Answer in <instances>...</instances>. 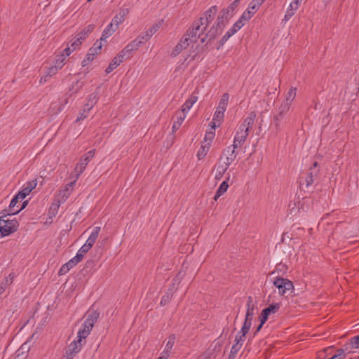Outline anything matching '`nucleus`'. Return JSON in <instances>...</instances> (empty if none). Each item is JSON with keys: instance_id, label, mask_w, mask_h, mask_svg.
<instances>
[{"instance_id": "c85d7f7f", "label": "nucleus", "mask_w": 359, "mask_h": 359, "mask_svg": "<svg viewBox=\"0 0 359 359\" xmlns=\"http://www.w3.org/2000/svg\"><path fill=\"white\" fill-rule=\"evenodd\" d=\"M224 117V112L221 110L216 109L212 121L210 123L212 125H215L217 126H219L220 123L223 121Z\"/></svg>"}, {"instance_id": "052dcab7", "label": "nucleus", "mask_w": 359, "mask_h": 359, "mask_svg": "<svg viewBox=\"0 0 359 359\" xmlns=\"http://www.w3.org/2000/svg\"><path fill=\"white\" fill-rule=\"evenodd\" d=\"M240 4V0H234L227 8L232 12L234 13L235 10Z\"/></svg>"}, {"instance_id": "c03bdc74", "label": "nucleus", "mask_w": 359, "mask_h": 359, "mask_svg": "<svg viewBox=\"0 0 359 359\" xmlns=\"http://www.w3.org/2000/svg\"><path fill=\"white\" fill-rule=\"evenodd\" d=\"M241 344H236L234 343V344L232 346L230 353L229 355V359H235L236 354L239 351V350L241 348Z\"/></svg>"}, {"instance_id": "e2e57ef3", "label": "nucleus", "mask_w": 359, "mask_h": 359, "mask_svg": "<svg viewBox=\"0 0 359 359\" xmlns=\"http://www.w3.org/2000/svg\"><path fill=\"white\" fill-rule=\"evenodd\" d=\"M69 269L65 266V264H64L60 269L59 271H58V275L59 276H62V275H64V274H66L67 272H69Z\"/></svg>"}, {"instance_id": "bb28decb", "label": "nucleus", "mask_w": 359, "mask_h": 359, "mask_svg": "<svg viewBox=\"0 0 359 359\" xmlns=\"http://www.w3.org/2000/svg\"><path fill=\"white\" fill-rule=\"evenodd\" d=\"M230 178V176L229 175L227 177V180L222 182L219 188L217 189L215 195L214 196V200L217 201L224 193H225L227 191V189L229 187V184L227 182V180H229Z\"/></svg>"}, {"instance_id": "a878e982", "label": "nucleus", "mask_w": 359, "mask_h": 359, "mask_svg": "<svg viewBox=\"0 0 359 359\" xmlns=\"http://www.w3.org/2000/svg\"><path fill=\"white\" fill-rule=\"evenodd\" d=\"M72 191L73 190H72V187H69L67 185H66L65 189L61 191V194H62L61 198L58 201V203L55 205V206L57 208H59V206L60 205V203H65L67 201V199L69 198V196H70Z\"/></svg>"}, {"instance_id": "de8ad7c7", "label": "nucleus", "mask_w": 359, "mask_h": 359, "mask_svg": "<svg viewBox=\"0 0 359 359\" xmlns=\"http://www.w3.org/2000/svg\"><path fill=\"white\" fill-rule=\"evenodd\" d=\"M140 46L141 41L140 39H135L127 45V46L133 51L137 50Z\"/></svg>"}, {"instance_id": "338daca9", "label": "nucleus", "mask_w": 359, "mask_h": 359, "mask_svg": "<svg viewBox=\"0 0 359 359\" xmlns=\"http://www.w3.org/2000/svg\"><path fill=\"white\" fill-rule=\"evenodd\" d=\"M246 307L247 308H255V304L253 302V298L251 296H249L247 299L246 303Z\"/></svg>"}, {"instance_id": "5701e85b", "label": "nucleus", "mask_w": 359, "mask_h": 359, "mask_svg": "<svg viewBox=\"0 0 359 359\" xmlns=\"http://www.w3.org/2000/svg\"><path fill=\"white\" fill-rule=\"evenodd\" d=\"M163 24V20H159L156 22H155L149 29H148L146 32V38H151L155 33H156L158 29L161 28L162 25Z\"/></svg>"}, {"instance_id": "5fc2aeb1", "label": "nucleus", "mask_w": 359, "mask_h": 359, "mask_svg": "<svg viewBox=\"0 0 359 359\" xmlns=\"http://www.w3.org/2000/svg\"><path fill=\"white\" fill-rule=\"evenodd\" d=\"M124 20L125 19H123L121 16H119L117 14L113 18L111 22L113 23V25H114L115 27H116V29H118V25L123 23Z\"/></svg>"}, {"instance_id": "680f3d73", "label": "nucleus", "mask_w": 359, "mask_h": 359, "mask_svg": "<svg viewBox=\"0 0 359 359\" xmlns=\"http://www.w3.org/2000/svg\"><path fill=\"white\" fill-rule=\"evenodd\" d=\"M269 316V315L268 313H266L265 311L262 310L259 316L260 323L264 324L265 322L267 320Z\"/></svg>"}, {"instance_id": "2f4dec72", "label": "nucleus", "mask_w": 359, "mask_h": 359, "mask_svg": "<svg viewBox=\"0 0 359 359\" xmlns=\"http://www.w3.org/2000/svg\"><path fill=\"white\" fill-rule=\"evenodd\" d=\"M95 29V25L90 24L86 27L82 31L78 33L76 35L79 37L80 39L84 41L88 35L93 31Z\"/></svg>"}, {"instance_id": "9d476101", "label": "nucleus", "mask_w": 359, "mask_h": 359, "mask_svg": "<svg viewBox=\"0 0 359 359\" xmlns=\"http://www.w3.org/2000/svg\"><path fill=\"white\" fill-rule=\"evenodd\" d=\"M224 26L222 25H217V21L215 25L212 26V27L208 30V32L204 35L203 37L201 38V43H203L208 39L209 41L213 40L219 33H221L222 27Z\"/></svg>"}, {"instance_id": "e433bc0d", "label": "nucleus", "mask_w": 359, "mask_h": 359, "mask_svg": "<svg viewBox=\"0 0 359 359\" xmlns=\"http://www.w3.org/2000/svg\"><path fill=\"white\" fill-rule=\"evenodd\" d=\"M210 147V142H206L201 145L197 154V156L199 160L203 159L206 156L208 151H209Z\"/></svg>"}, {"instance_id": "ddd939ff", "label": "nucleus", "mask_w": 359, "mask_h": 359, "mask_svg": "<svg viewBox=\"0 0 359 359\" xmlns=\"http://www.w3.org/2000/svg\"><path fill=\"white\" fill-rule=\"evenodd\" d=\"M189 44L190 43L187 39L182 36V39L171 52V57H174L177 56L183 50L186 49L189 46Z\"/></svg>"}, {"instance_id": "774afa93", "label": "nucleus", "mask_w": 359, "mask_h": 359, "mask_svg": "<svg viewBox=\"0 0 359 359\" xmlns=\"http://www.w3.org/2000/svg\"><path fill=\"white\" fill-rule=\"evenodd\" d=\"M129 13L128 8H121L118 13L119 16H121L123 19H125L126 16Z\"/></svg>"}, {"instance_id": "8fccbe9b", "label": "nucleus", "mask_w": 359, "mask_h": 359, "mask_svg": "<svg viewBox=\"0 0 359 359\" xmlns=\"http://www.w3.org/2000/svg\"><path fill=\"white\" fill-rule=\"evenodd\" d=\"M119 65L120 64L118 62L115 58H114L105 69L106 74H109Z\"/></svg>"}, {"instance_id": "f03ea898", "label": "nucleus", "mask_w": 359, "mask_h": 359, "mask_svg": "<svg viewBox=\"0 0 359 359\" xmlns=\"http://www.w3.org/2000/svg\"><path fill=\"white\" fill-rule=\"evenodd\" d=\"M190 43L197 42V40L204 36V32H202L201 23L198 24L194 21L192 25L187 29L183 35Z\"/></svg>"}, {"instance_id": "58836bf2", "label": "nucleus", "mask_w": 359, "mask_h": 359, "mask_svg": "<svg viewBox=\"0 0 359 359\" xmlns=\"http://www.w3.org/2000/svg\"><path fill=\"white\" fill-rule=\"evenodd\" d=\"M210 126L211 127L209 131H207L205 135V141H209L208 142H211L215 136V128L217 126L212 125L210 123Z\"/></svg>"}, {"instance_id": "0eeeda50", "label": "nucleus", "mask_w": 359, "mask_h": 359, "mask_svg": "<svg viewBox=\"0 0 359 359\" xmlns=\"http://www.w3.org/2000/svg\"><path fill=\"white\" fill-rule=\"evenodd\" d=\"M238 148V147H234V144L228 146L223 150L222 155L220 157L219 161H221L224 158V163L230 165L236 158L237 152L236 151V149Z\"/></svg>"}, {"instance_id": "39448f33", "label": "nucleus", "mask_w": 359, "mask_h": 359, "mask_svg": "<svg viewBox=\"0 0 359 359\" xmlns=\"http://www.w3.org/2000/svg\"><path fill=\"white\" fill-rule=\"evenodd\" d=\"M95 154V149H91L81 157L79 162L74 168V172L76 173V179H79L80 175L83 172L88 163L94 157Z\"/></svg>"}, {"instance_id": "ea45409f", "label": "nucleus", "mask_w": 359, "mask_h": 359, "mask_svg": "<svg viewBox=\"0 0 359 359\" xmlns=\"http://www.w3.org/2000/svg\"><path fill=\"white\" fill-rule=\"evenodd\" d=\"M80 255H76L73 258H72L69 261L65 263V266L69 269V270L72 269L79 262H81Z\"/></svg>"}, {"instance_id": "6e6d98bb", "label": "nucleus", "mask_w": 359, "mask_h": 359, "mask_svg": "<svg viewBox=\"0 0 359 359\" xmlns=\"http://www.w3.org/2000/svg\"><path fill=\"white\" fill-rule=\"evenodd\" d=\"M217 356V353L214 351L209 352V348L206 350L205 352L202 355V358L203 359H215Z\"/></svg>"}, {"instance_id": "603ef678", "label": "nucleus", "mask_w": 359, "mask_h": 359, "mask_svg": "<svg viewBox=\"0 0 359 359\" xmlns=\"http://www.w3.org/2000/svg\"><path fill=\"white\" fill-rule=\"evenodd\" d=\"M243 26L244 23H241V20H237L229 29L234 34Z\"/></svg>"}, {"instance_id": "864d4df0", "label": "nucleus", "mask_w": 359, "mask_h": 359, "mask_svg": "<svg viewBox=\"0 0 359 359\" xmlns=\"http://www.w3.org/2000/svg\"><path fill=\"white\" fill-rule=\"evenodd\" d=\"M90 247L88 246V245L86 244H83L81 248L79 250L78 252L76 253V255H80V257H81V261L82 260L83 257V255L84 254L87 253L90 250Z\"/></svg>"}, {"instance_id": "f257e3e1", "label": "nucleus", "mask_w": 359, "mask_h": 359, "mask_svg": "<svg viewBox=\"0 0 359 359\" xmlns=\"http://www.w3.org/2000/svg\"><path fill=\"white\" fill-rule=\"evenodd\" d=\"M4 215L0 217V233L1 236H8L15 232L19 226L17 219H4Z\"/></svg>"}, {"instance_id": "6e6552de", "label": "nucleus", "mask_w": 359, "mask_h": 359, "mask_svg": "<svg viewBox=\"0 0 359 359\" xmlns=\"http://www.w3.org/2000/svg\"><path fill=\"white\" fill-rule=\"evenodd\" d=\"M248 135L249 131L238 126L233 138V144H234V147H242Z\"/></svg>"}, {"instance_id": "79ce46f5", "label": "nucleus", "mask_w": 359, "mask_h": 359, "mask_svg": "<svg viewBox=\"0 0 359 359\" xmlns=\"http://www.w3.org/2000/svg\"><path fill=\"white\" fill-rule=\"evenodd\" d=\"M102 41H99V40H97L93 47H91L90 49H89V52H91V53H94L95 55H97L101 50L102 49Z\"/></svg>"}, {"instance_id": "2eb2a0df", "label": "nucleus", "mask_w": 359, "mask_h": 359, "mask_svg": "<svg viewBox=\"0 0 359 359\" xmlns=\"http://www.w3.org/2000/svg\"><path fill=\"white\" fill-rule=\"evenodd\" d=\"M256 116L255 111H250L239 126L250 131V129H251L254 125Z\"/></svg>"}, {"instance_id": "3c124183", "label": "nucleus", "mask_w": 359, "mask_h": 359, "mask_svg": "<svg viewBox=\"0 0 359 359\" xmlns=\"http://www.w3.org/2000/svg\"><path fill=\"white\" fill-rule=\"evenodd\" d=\"M95 55L94 53H91V52H88V53L86 55V57L82 60V66L85 67L88 65L89 62L93 61L95 58Z\"/></svg>"}, {"instance_id": "dca6fc26", "label": "nucleus", "mask_w": 359, "mask_h": 359, "mask_svg": "<svg viewBox=\"0 0 359 359\" xmlns=\"http://www.w3.org/2000/svg\"><path fill=\"white\" fill-rule=\"evenodd\" d=\"M179 283H180V280L177 278V276H176L175 278H174L172 279V288L169 289L170 292H166V294L162 297L161 303H160L161 305H162V306L165 305L167 303H168L170 301L174 292L176 290V289H175V284H179Z\"/></svg>"}, {"instance_id": "4468645a", "label": "nucleus", "mask_w": 359, "mask_h": 359, "mask_svg": "<svg viewBox=\"0 0 359 359\" xmlns=\"http://www.w3.org/2000/svg\"><path fill=\"white\" fill-rule=\"evenodd\" d=\"M20 199V196L17 194L11 200L9 208L8 210H4L2 213H4V216L8 215H14L18 214L20 210H15V207L18 203L19 200Z\"/></svg>"}, {"instance_id": "393cba45", "label": "nucleus", "mask_w": 359, "mask_h": 359, "mask_svg": "<svg viewBox=\"0 0 359 359\" xmlns=\"http://www.w3.org/2000/svg\"><path fill=\"white\" fill-rule=\"evenodd\" d=\"M116 29V27H114L113 23L110 22L104 29L100 41H105L108 37L111 36Z\"/></svg>"}, {"instance_id": "7ed1b4c3", "label": "nucleus", "mask_w": 359, "mask_h": 359, "mask_svg": "<svg viewBox=\"0 0 359 359\" xmlns=\"http://www.w3.org/2000/svg\"><path fill=\"white\" fill-rule=\"evenodd\" d=\"M218 11L217 6H212L209 9L203 13L202 17L196 20L198 24L201 23L202 32H205L208 29V25L215 19V15Z\"/></svg>"}, {"instance_id": "f8f14e48", "label": "nucleus", "mask_w": 359, "mask_h": 359, "mask_svg": "<svg viewBox=\"0 0 359 359\" xmlns=\"http://www.w3.org/2000/svg\"><path fill=\"white\" fill-rule=\"evenodd\" d=\"M37 185V180H33L29 182H27L22 187V189L18 193L20 199H24L27 196H28L31 191L36 188Z\"/></svg>"}, {"instance_id": "bf43d9fd", "label": "nucleus", "mask_w": 359, "mask_h": 359, "mask_svg": "<svg viewBox=\"0 0 359 359\" xmlns=\"http://www.w3.org/2000/svg\"><path fill=\"white\" fill-rule=\"evenodd\" d=\"M114 58L118 62L119 64L128 59L122 51H121Z\"/></svg>"}, {"instance_id": "4d7b16f0", "label": "nucleus", "mask_w": 359, "mask_h": 359, "mask_svg": "<svg viewBox=\"0 0 359 359\" xmlns=\"http://www.w3.org/2000/svg\"><path fill=\"white\" fill-rule=\"evenodd\" d=\"M245 335L246 334H244L243 333H240L238 332L236 337H235V344H241V346L243 345V343L245 341Z\"/></svg>"}, {"instance_id": "0e129e2a", "label": "nucleus", "mask_w": 359, "mask_h": 359, "mask_svg": "<svg viewBox=\"0 0 359 359\" xmlns=\"http://www.w3.org/2000/svg\"><path fill=\"white\" fill-rule=\"evenodd\" d=\"M15 277V274L13 273H11L8 275V276L6 278L5 280V285H9L11 284L13 281Z\"/></svg>"}, {"instance_id": "473e14b6", "label": "nucleus", "mask_w": 359, "mask_h": 359, "mask_svg": "<svg viewBox=\"0 0 359 359\" xmlns=\"http://www.w3.org/2000/svg\"><path fill=\"white\" fill-rule=\"evenodd\" d=\"M297 88L291 87L287 93L285 99L283 101L291 105L297 95Z\"/></svg>"}, {"instance_id": "423d86ee", "label": "nucleus", "mask_w": 359, "mask_h": 359, "mask_svg": "<svg viewBox=\"0 0 359 359\" xmlns=\"http://www.w3.org/2000/svg\"><path fill=\"white\" fill-rule=\"evenodd\" d=\"M291 105L283 102L276 109V114L273 117V122L277 131L280 130L282 121L285 114L290 110Z\"/></svg>"}, {"instance_id": "72a5a7b5", "label": "nucleus", "mask_w": 359, "mask_h": 359, "mask_svg": "<svg viewBox=\"0 0 359 359\" xmlns=\"http://www.w3.org/2000/svg\"><path fill=\"white\" fill-rule=\"evenodd\" d=\"M59 69L55 66L53 65L50 67H48L44 75L41 78L40 83H42V79H44V81H47L48 78L51 77L57 74Z\"/></svg>"}, {"instance_id": "1a4fd4ad", "label": "nucleus", "mask_w": 359, "mask_h": 359, "mask_svg": "<svg viewBox=\"0 0 359 359\" xmlns=\"http://www.w3.org/2000/svg\"><path fill=\"white\" fill-rule=\"evenodd\" d=\"M82 344L79 341H73L69 346L65 354L61 359H73L76 355L81 351Z\"/></svg>"}, {"instance_id": "aec40b11", "label": "nucleus", "mask_w": 359, "mask_h": 359, "mask_svg": "<svg viewBox=\"0 0 359 359\" xmlns=\"http://www.w3.org/2000/svg\"><path fill=\"white\" fill-rule=\"evenodd\" d=\"M230 165H227L225 163H221L219 161L217 165L216 172L215 178L217 180H220L224 176V173L226 172L227 169Z\"/></svg>"}, {"instance_id": "4be33fe9", "label": "nucleus", "mask_w": 359, "mask_h": 359, "mask_svg": "<svg viewBox=\"0 0 359 359\" xmlns=\"http://www.w3.org/2000/svg\"><path fill=\"white\" fill-rule=\"evenodd\" d=\"M91 330H90L89 327H86L84 325H82L81 327L78 331L77 339L74 341H79V344H82V339H85L90 334Z\"/></svg>"}, {"instance_id": "37998d69", "label": "nucleus", "mask_w": 359, "mask_h": 359, "mask_svg": "<svg viewBox=\"0 0 359 359\" xmlns=\"http://www.w3.org/2000/svg\"><path fill=\"white\" fill-rule=\"evenodd\" d=\"M175 334H170L168 338V341L165 347V350L166 351H169L171 353L172 348L175 344Z\"/></svg>"}, {"instance_id": "9b49d317", "label": "nucleus", "mask_w": 359, "mask_h": 359, "mask_svg": "<svg viewBox=\"0 0 359 359\" xmlns=\"http://www.w3.org/2000/svg\"><path fill=\"white\" fill-rule=\"evenodd\" d=\"M100 317V313L97 311L93 310L90 311L87 313V317L83 323L84 325V327H89L90 330H93L95 324L97 321L98 318Z\"/></svg>"}, {"instance_id": "09e8293b", "label": "nucleus", "mask_w": 359, "mask_h": 359, "mask_svg": "<svg viewBox=\"0 0 359 359\" xmlns=\"http://www.w3.org/2000/svg\"><path fill=\"white\" fill-rule=\"evenodd\" d=\"M254 15L251 14V12L248 9L243 13L241 16L238 20H241V23H245V22L248 21Z\"/></svg>"}, {"instance_id": "f704fd0d", "label": "nucleus", "mask_w": 359, "mask_h": 359, "mask_svg": "<svg viewBox=\"0 0 359 359\" xmlns=\"http://www.w3.org/2000/svg\"><path fill=\"white\" fill-rule=\"evenodd\" d=\"M92 108H93V104L87 103L85 105L84 109H83V111L81 112H80L79 115L76 118V121L79 122V121H80L81 120H83L86 118H87L88 116V115H89L90 111V109Z\"/></svg>"}, {"instance_id": "c756f323", "label": "nucleus", "mask_w": 359, "mask_h": 359, "mask_svg": "<svg viewBox=\"0 0 359 359\" xmlns=\"http://www.w3.org/2000/svg\"><path fill=\"white\" fill-rule=\"evenodd\" d=\"M264 1L265 0H252L247 9L251 12V14L255 15Z\"/></svg>"}, {"instance_id": "4c0bfd02", "label": "nucleus", "mask_w": 359, "mask_h": 359, "mask_svg": "<svg viewBox=\"0 0 359 359\" xmlns=\"http://www.w3.org/2000/svg\"><path fill=\"white\" fill-rule=\"evenodd\" d=\"M65 60V56L64 53H60L55 56V59L54 60V66L57 67V69H61L64 66V61Z\"/></svg>"}, {"instance_id": "49530a36", "label": "nucleus", "mask_w": 359, "mask_h": 359, "mask_svg": "<svg viewBox=\"0 0 359 359\" xmlns=\"http://www.w3.org/2000/svg\"><path fill=\"white\" fill-rule=\"evenodd\" d=\"M222 350V344L219 341L217 342H213L210 346H209V352L214 351L215 353H217V355L220 353Z\"/></svg>"}, {"instance_id": "20e7f679", "label": "nucleus", "mask_w": 359, "mask_h": 359, "mask_svg": "<svg viewBox=\"0 0 359 359\" xmlns=\"http://www.w3.org/2000/svg\"><path fill=\"white\" fill-rule=\"evenodd\" d=\"M273 285L278 288L280 296H285L287 292L294 290L293 283L287 278L277 277L273 282Z\"/></svg>"}, {"instance_id": "a18cd8bd", "label": "nucleus", "mask_w": 359, "mask_h": 359, "mask_svg": "<svg viewBox=\"0 0 359 359\" xmlns=\"http://www.w3.org/2000/svg\"><path fill=\"white\" fill-rule=\"evenodd\" d=\"M83 41L80 39L79 37L76 35L74 39L70 41L69 45L72 48H73V50H76L80 47Z\"/></svg>"}, {"instance_id": "b1692460", "label": "nucleus", "mask_w": 359, "mask_h": 359, "mask_svg": "<svg viewBox=\"0 0 359 359\" xmlns=\"http://www.w3.org/2000/svg\"><path fill=\"white\" fill-rule=\"evenodd\" d=\"M186 118V114H182L181 113L176 112V121H174L172 127V133H175L181 126L182 123Z\"/></svg>"}, {"instance_id": "f3484780", "label": "nucleus", "mask_w": 359, "mask_h": 359, "mask_svg": "<svg viewBox=\"0 0 359 359\" xmlns=\"http://www.w3.org/2000/svg\"><path fill=\"white\" fill-rule=\"evenodd\" d=\"M300 5V2L297 0L293 1L289 6L288 8L287 9L284 20L285 21L289 20L295 13L297 10L298 9L299 6Z\"/></svg>"}, {"instance_id": "a19ab883", "label": "nucleus", "mask_w": 359, "mask_h": 359, "mask_svg": "<svg viewBox=\"0 0 359 359\" xmlns=\"http://www.w3.org/2000/svg\"><path fill=\"white\" fill-rule=\"evenodd\" d=\"M280 307V303H275L269 305L268 307L263 309L269 315L276 313Z\"/></svg>"}, {"instance_id": "7c9ffc66", "label": "nucleus", "mask_w": 359, "mask_h": 359, "mask_svg": "<svg viewBox=\"0 0 359 359\" xmlns=\"http://www.w3.org/2000/svg\"><path fill=\"white\" fill-rule=\"evenodd\" d=\"M229 98V94L227 93H224L222 95V97L218 103L217 109L221 110L223 112H225L227 105H228Z\"/></svg>"}, {"instance_id": "c9c22d12", "label": "nucleus", "mask_w": 359, "mask_h": 359, "mask_svg": "<svg viewBox=\"0 0 359 359\" xmlns=\"http://www.w3.org/2000/svg\"><path fill=\"white\" fill-rule=\"evenodd\" d=\"M344 347L345 350H348L349 348H359V334L351 337L349 344H346Z\"/></svg>"}, {"instance_id": "6ab92c4d", "label": "nucleus", "mask_w": 359, "mask_h": 359, "mask_svg": "<svg viewBox=\"0 0 359 359\" xmlns=\"http://www.w3.org/2000/svg\"><path fill=\"white\" fill-rule=\"evenodd\" d=\"M198 100V97L192 94L189 99L186 100V102L183 104L181 109L182 114H187L189 109L192 107L194 104H195Z\"/></svg>"}, {"instance_id": "13d9d810", "label": "nucleus", "mask_w": 359, "mask_h": 359, "mask_svg": "<svg viewBox=\"0 0 359 359\" xmlns=\"http://www.w3.org/2000/svg\"><path fill=\"white\" fill-rule=\"evenodd\" d=\"M252 323L244 321L243 326L241 327V330L240 331V333H243L244 334H246L248 331L250 330L251 327Z\"/></svg>"}, {"instance_id": "a211bd4d", "label": "nucleus", "mask_w": 359, "mask_h": 359, "mask_svg": "<svg viewBox=\"0 0 359 359\" xmlns=\"http://www.w3.org/2000/svg\"><path fill=\"white\" fill-rule=\"evenodd\" d=\"M232 13L228 8H224L221 11V15L217 18V25H222L223 26L228 22L229 19L233 15Z\"/></svg>"}, {"instance_id": "412c9836", "label": "nucleus", "mask_w": 359, "mask_h": 359, "mask_svg": "<svg viewBox=\"0 0 359 359\" xmlns=\"http://www.w3.org/2000/svg\"><path fill=\"white\" fill-rule=\"evenodd\" d=\"M101 230V228L100 226H95L90 235L89 236V237L88 238L87 241H86L85 244L88 245V246H90V248H92L93 246V245L95 244L98 236H99V233H100V231Z\"/></svg>"}, {"instance_id": "69168bd1", "label": "nucleus", "mask_w": 359, "mask_h": 359, "mask_svg": "<svg viewBox=\"0 0 359 359\" xmlns=\"http://www.w3.org/2000/svg\"><path fill=\"white\" fill-rule=\"evenodd\" d=\"M121 51L126 55V57L128 58H129L131 56V55H132V53L133 52L127 46Z\"/></svg>"}, {"instance_id": "cd10ccee", "label": "nucleus", "mask_w": 359, "mask_h": 359, "mask_svg": "<svg viewBox=\"0 0 359 359\" xmlns=\"http://www.w3.org/2000/svg\"><path fill=\"white\" fill-rule=\"evenodd\" d=\"M317 175L318 170H313L312 168H311L304 180L306 187H309L315 182Z\"/></svg>"}]
</instances>
